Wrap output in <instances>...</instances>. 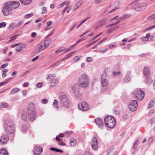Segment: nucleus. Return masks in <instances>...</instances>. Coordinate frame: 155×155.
<instances>
[{
  "instance_id": "1",
  "label": "nucleus",
  "mask_w": 155,
  "mask_h": 155,
  "mask_svg": "<svg viewBox=\"0 0 155 155\" xmlns=\"http://www.w3.org/2000/svg\"><path fill=\"white\" fill-rule=\"evenodd\" d=\"M90 81V79L88 76L84 74L79 77L78 82L80 87L86 88L88 87Z\"/></svg>"
},
{
  "instance_id": "2",
  "label": "nucleus",
  "mask_w": 155,
  "mask_h": 155,
  "mask_svg": "<svg viewBox=\"0 0 155 155\" xmlns=\"http://www.w3.org/2000/svg\"><path fill=\"white\" fill-rule=\"evenodd\" d=\"M4 127L5 132L10 134L14 135L15 129L14 125L12 121L6 120L5 121Z\"/></svg>"
},
{
  "instance_id": "3",
  "label": "nucleus",
  "mask_w": 155,
  "mask_h": 155,
  "mask_svg": "<svg viewBox=\"0 0 155 155\" xmlns=\"http://www.w3.org/2000/svg\"><path fill=\"white\" fill-rule=\"evenodd\" d=\"M106 125L110 128H113L115 126L116 121L115 118L111 116H107L104 118Z\"/></svg>"
},
{
  "instance_id": "4",
  "label": "nucleus",
  "mask_w": 155,
  "mask_h": 155,
  "mask_svg": "<svg viewBox=\"0 0 155 155\" xmlns=\"http://www.w3.org/2000/svg\"><path fill=\"white\" fill-rule=\"evenodd\" d=\"M51 40L48 38L40 42L36 46V49L39 51H41L48 47L51 43Z\"/></svg>"
},
{
  "instance_id": "5",
  "label": "nucleus",
  "mask_w": 155,
  "mask_h": 155,
  "mask_svg": "<svg viewBox=\"0 0 155 155\" xmlns=\"http://www.w3.org/2000/svg\"><path fill=\"white\" fill-rule=\"evenodd\" d=\"M147 7V5L145 3L141 2L134 4L132 8L136 11L141 12L144 10Z\"/></svg>"
},
{
  "instance_id": "6",
  "label": "nucleus",
  "mask_w": 155,
  "mask_h": 155,
  "mask_svg": "<svg viewBox=\"0 0 155 155\" xmlns=\"http://www.w3.org/2000/svg\"><path fill=\"white\" fill-rule=\"evenodd\" d=\"M133 94L135 96L136 98L140 101L142 100L144 97L145 93L143 91L141 90L140 89L137 88L134 92Z\"/></svg>"
},
{
  "instance_id": "7",
  "label": "nucleus",
  "mask_w": 155,
  "mask_h": 155,
  "mask_svg": "<svg viewBox=\"0 0 155 155\" xmlns=\"http://www.w3.org/2000/svg\"><path fill=\"white\" fill-rule=\"evenodd\" d=\"M28 114L30 121L32 122L35 120L36 118V113L34 108L31 109L30 107H28Z\"/></svg>"
},
{
  "instance_id": "8",
  "label": "nucleus",
  "mask_w": 155,
  "mask_h": 155,
  "mask_svg": "<svg viewBox=\"0 0 155 155\" xmlns=\"http://www.w3.org/2000/svg\"><path fill=\"white\" fill-rule=\"evenodd\" d=\"M60 101L65 107L68 108V107L69 103L65 95L63 94L60 96Z\"/></svg>"
},
{
  "instance_id": "9",
  "label": "nucleus",
  "mask_w": 155,
  "mask_h": 155,
  "mask_svg": "<svg viewBox=\"0 0 155 155\" xmlns=\"http://www.w3.org/2000/svg\"><path fill=\"white\" fill-rule=\"evenodd\" d=\"M138 102L136 100L131 101L130 102L129 106V109L133 111H135L137 107Z\"/></svg>"
},
{
  "instance_id": "10",
  "label": "nucleus",
  "mask_w": 155,
  "mask_h": 155,
  "mask_svg": "<svg viewBox=\"0 0 155 155\" xmlns=\"http://www.w3.org/2000/svg\"><path fill=\"white\" fill-rule=\"evenodd\" d=\"M78 107L80 110L84 111H87L89 108L88 104L84 101L82 102L81 104H78Z\"/></svg>"
},
{
  "instance_id": "11",
  "label": "nucleus",
  "mask_w": 155,
  "mask_h": 155,
  "mask_svg": "<svg viewBox=\"0 0 155 155\" xmlns=\"http://www.w3.org/2000/svg\"><path fill=\"white\" fill-rule=\"evenodd\" d=\"M6 3L12 10L17 8L20 5V3L18 1L9 2Z\"/></svg>"
},
{
  "instance_id": "12",
  "label": "nucleus",
  "mask_w": 155,
  "mask_h": 155,
  "mask_svg": "<svg viewBox=\"0 0 155 155\" xmlns=\"http://www.w3.org/2000/svg\"><path fill=\"white\" fill-rule=\"evenodd\" d=\"M9 140L8 135L6 134L2 135L0 139V144L4 145Z\"/></svg>"
},
{
  "instance_id": "13",
  "label": "nucleus",
  "mask_w": 155,
  "mask_h": 155,
  "mask_svg": "<svg viewBox=\"0 0 155 155\" xmlns=\"http://www.w3.org/2000/svg\"><path fill=\"white\" fill-rule=\"evenodd\" d=\"M5 5V6L2 9V12L4 15H8L11 13L12 9L9 8V6H9L6 3Z\"/></svg>"
},
{
  "instance_id": "14",
  "label": "nucleus",
  "mask_w": 155,
  "mask_h": 155,
  "mask_svg": "<svg viewBox=\"0 0 155 155\" xmlns=\"http://www.w3.org/2000/svg\"><path fill=\"white\" fill-rule=\"evenodd\" d=\"M107 18H104L101 20L99 21L97 23V26L94 28V29H96L98 27L103 26L105 24L106 22L107 21Z\"/></svg>"
},
{
  "instance_id": "15",
  "label": "nucleus",
  "mask_w": 155,
  "mask_h": 155,
  "mask_svg": "<svg viewBox=\"0 0 155 155\" xmlns=\"http://www.w3.org/2000/svg\"><path fill=\"white\" fill-rule=\"evenodd\" d=\"M91 146L93 149L96 150L98 148L97 140L96 138H94L91 141Z\"/></svg>"
},
{
  "instance_id": "16",
  "label": "nucleus",
  "mask_w": 155,
  "mask_h": 155,
  "mask_svg": "<svg viewBox=\"0 0 155 155\" xmlns=\"http://www.w3.org/2000/svg\"><path fill=\"white\" fill-rule=\"evenodd\" d=\"M95 122L96 124L99 126V127L100 128L103 129L104 128L103 123L100 118H95Z\"/></svg>"
},
{
  "instance_id": "17",
  "label": "nucleus",
  "mask_w": 155,
  "mask_h": 155,
  "mask_svg": "<svg viewBox=\"0 0 155 155\" xmlns=\"http://www.w3.org/2000/svg\"><path fill=\"white\" fill-rule=\"evenodd\" d=\"M128 16V14H125L124 15H123L121 16L120 18H119L117 19V21L114 23L110 25H108L107 27H109L110 26H112L114 25H115L117 24H118L120 21V20H123L125 18H127Z\"/></svg>"
},
{
  "instance_id": "18",
  "label": "nucleus",
  "mask_w": 155,
  "mask_h": 155,
  "mask_svg": "<svg viewBox=\"0 0 155 155\" xmlns=\"http://www.w3.org/2000/svg\"><path fill=\"white\" fill-rule=\"evenodd\" d=\"M101 84L103 87L106 86L108 84V80L107 77H105L104 75L101 76Z\"/></svg>"
},
{
  "instance_id": "19",
  "label": "nucleus",
  "mask_w": 155,
  "mask_h": 155,
  "mask_svg": "<svg viewBox=\"0 0 155 155\" xmlns=\"http://www.w3.org/2000/svg\"><path fill=\"white\" fill-rule=\"evenodd\" d=\"M43 151L42 148L40 147H37L34 148V153L35 155H38Z\"/></svg>"
},
{
  "instance_id": "20",
  "label": "nucleus",
  "mask_w": 155,
  "mask_h": 155,
  "mask_svg": "<svg viewBox=\"0 0 155 155\" xmlns=\"http://www.w3.org/2000/svg\"><path fill=\"white\" fill-rule=\"evenodd\" d=\"M143 73L145 77L150 76V71L149 67H145L143 68Z\"/></svg>"
},
{
  "instance_id": "21",
  "label": "nucleus",
  "mask_w": 155,
  "mask_h": 155,
  "mask_svg": "<svg viewBox=\"0 0 155 155\" xmlns=\"http://www.w3.org/2000/svg\"><path fill=\"white\" fill-rule=\"evenodd\" d=\"M26 47V45L24 44H19V45L15 48V50L17 52H20L23 49Z\"/></svg>"
},
{
  "instance_id": "22",
  "label": "nucleus",
  "mask_w": 155,
  "mask_h": 155,
  "mask_svg": "<svg viewBox=\"0 0 155 155\" xmlns=\"http://www.w3.org/2000/svg\"><path fill=\"white\" fill-rule=\"evenodd\" d=\"M58 81L56 79H53L50 81V83L51 86H55L58 83Z\"/></svg>"
},
{
  "instance_id": "23",
  "label": "nucleus",
  "mask_w": 155,
  "mask_h": 155,
  "mask_svg": "<svg viewBox=\"0 0 155 155\" xmlns=\"http://www.w3.org/2000/svg\"><path fill=\"white\" fill-rule=\"evenodd\" d=\"M131 75V72L128 71L127 72L125 78L124 79V81L126 83H128L130 80V76Z\"/></svg>"
},
{
  "instance_id": "24",
  "label": "nucleus",
  "mask_w": 155,
  "mask_h": 155,
  "mask_svg": "<svg viewBox=\"0 0 155 155\" xmlns=\"http://www.w3.org/2000/svg\"><path fill=\"white\" fill-rule=\"evenodd\" d=\"M145 80V82L147 85L151 84L153 82L152 79L149 77H146Z\"/></svg>"
},
{
  "instance_id": "25",
  "label": "nucleus",
  "mask_w": 155,
  "mask_h": 155,
  "mask_svg": "<svg viewBox=\"0 0 155 155\" xmlns=\"http://www.w3.org/2000/svg\"><path fill=\"white\" fill-rule=\"evenodd\" d=\"M20 2L25 5L29 4L32 1V0H20Z\"/></svg>"
},
{
  "instance_id": "26",
  "label": "nucleus",
  "mask_w": 155,
  "mask_h": 155,
  "mask_svg": "<svg viewBox=\"0 0 155 155\" xmlns=\"http://www.w3.org/2000/svg\"><path fill=\"white\" fill-rule=\"evenodd\" d=\"M28 113L25 111L22 112L21 114V118L24 120H26L28 118Z\"/></svg>"
},
{
  "instance_id": "27",
  "label": "nucleus",
  "mask_w": 155,
  "mask_h": 155,
  "mask_svg": "<svg viewBox=\"0 0 155 155\" xmlns=\"http://www.w3.org/2000/svg\"><path fill=\"white\" fill-rule=\"evenodd\" d=\"M20 91V89L18 87H15L13 88L10 92V94L12 95Z\"/></svg>"
},
{
  "instance_id": "28",
  "label": "nucleus",
  "mask_w": 155,
  "mask_h": 155,
  "mask_svg": "<svg viewBox=\"0 0 155 155\" xmlns=\"http://www.w3.org/2000/svg\"><path fill=\"white\" fill-rule=\"evenodd\" d=\"M56 75L54 74H51L48 75V76L47 78V80H49L50 79V80H52L53 79H54V78L56 77Z\"/></svg>"
},
{
  "instance_id": "29",
  "label": "nucleus",
  "mask_w": 155,
  "mask_h": 155,
  "mask_svg": "<svg viewBox=\"0 0 155 155\" xmlns=\"http://www.w3.org/2000/svg\"><path fill=\"white\" fill-rule=\"evenodd\" d=\"M72 89L73 93L76 97H78L80 96V94H79V92L78 89H74L73 88H72Z\"/></svg>"
},
{
  "instance_id": "30",
  "label": "nucleus",
  "mask_w": 155,
  "mask_h": 155,
  "mask_svg": "<svg viewBox=\"0 0 155 155\" xmlns=\"http://www.w3.org/2000/svg\"><path fill=\"white\" fill-rule=\"evenodd\" d=\"M155 103V101L153 100L150 101L147 107L149 109L151 108Z\"/></svg>"
},
{
  "instance_id": "31",
  "label": "nucleus",
  "mask_w": 155,
  "mask_h": 155,
  "mask_svg": "<svg viewBox=\"0 0 155 155\" xmlns=\"http://www.w3.org/2000/svg\"><path fill=\"white\" fill-rule=\"evenodd\" d=\"M0 155H8V152L4 149L0 150Z\"/></svg>"
},
{
  "instance_id": "32",
  "label": "nucleus",
  "mask_w": 155,
  "mask_h": 155,
  "mask_svg": "<svg viewBox=\"0 0 155 155\" xmlns=\"http://www.w3.org/2000/svg\"><path fill=\"white\" fill-rule=\"evenodd\" d=\"M58 101L57 100H54L53 104V107L56 109H58Z\"/></svg>"
},
{
  "instance_id": "33",
  "label": "nucleus",
  "mask_w": 155,
  "mask_h": 155,
  "mask_svg": "<svg viewBox=\"0 0 155 155\" xmlns=\"http://www.w3.org/2000/svg\"><path fill=\"white\" fill-rule=\"evenodd\" d=\"M21 130H22V132L24 133H26L27 131V129L25 124H22L21 125Z\"/></svg>"
},
{
  "instance_id": "34",
  "label": "nucleus",
  "mask_w": 155,
  "mask_h": 155,
  "mask_svg": "<svg viewBox=\"0 0 155 155\" xmlns=\"http://www.w3.org/2000/svg\"><path fill=\"white\" fill-rule=\"evenodd\" d=\"M50 150L52 151H55L57 152H60L61 153L63 152V151L62 150L55 148L51 147L50 148Z\"/></svg>"
},
{
  "instance_id": "35",
  "label": "nucleus",
  "mask_w": 155,
  "mask_h": 155,
  "mask_svg": "<svg viewBox=\"0 0 155 155\" xmlns=\"http://www.w3.org/2000/svg\"><path fill=\"white\" fill-rule=\"evenodd\" d=\"M83 2V1L82 0H81L80 1L78 2L76 4V6L77 7V8L75 9L74 10H76L78 8H79L81 6V5H82Z\"/></svg>"
},
{
  "instance_id": "36",
  "label": "nucleus",
  "mask_w": 155,
  "mask_h": 155,
  "mask_svg": "<svg viewBox=\"0 0 155 155\" xmlns=\"http://www.w3.org/2000/svg\"><path fill=\"white\" fill-rule=\"evenodd\" d=\"M155 18V14H152L147 18V19L148 20H150L154 19Z\"/></svg>"
},
{
  "instance_id": "37",
  "label": "nucleus",
  "mask_w": 155,
  "mask_h": 155,
  "mask_svg": "<svg viewBox=\"0 0 155 155\" xmlns=\"http://www.w3.org/2000/svg\"><path fill=\"white\" fill-rule=\"evenodd\" d=\"M8 71L7 69H4L2 70V77L5 78L6 76L7 72Z\"/></svg>"
},
{
  "instance_id": "38",
  "label": "nucleus",
  "mask_w": 155,
  "mask_h": 155,
  "mask_svg": "<svg viewBox=\"0 0 155 155\" xmlns=\"http://www.w3.org/2000/svg\"><path fill=\"white\" fill-rule=\"evenodd\" d=\"M8 104L5 103H2L0 104V107L2 108H6L8 107Z\"/></svg>"
},
{
  "instance_id": "39",
  "label": "nucleus",
  "mask_w": 155,
  "mask_h": 155,
  "mask_svg": "<svg viewBox=\"0 0 155 155\" xmlns=\"http://www.w3.org/2000/svg\"><path fill=\"white\" fill-rule=\"evenodd\" d=\"M18 36H19V35H17L12 36L11 38V39L9 41V42H10L11 41H12L15 40L16 39L17 37Z\"/></svg>"
},
{
  "instance_id": "40",
  "label": "nucleus",
  "mask_w": 155,
  "mask_h": 155,
  "mask_svg": "<svg viewBox=\"0 0 155 155\" xmlns=\"http://www.w3.org/2000/svg\"><path fill=\"white\" fill-rule=\"evenodd\" d=\"M15 28V26L14 23L10 24L8 27V29L9 30H12L14 29Z\"/></svg>"
},
{
  "instance_id": "41",
  "label": "nucleus",
  "mask_w": 155,
  "mask_h": 155,
  "mask_svg": "<svg viewBox=\"0 0 155 155\" xmlns=\"http://www.w3.org/2000/svg\"><path fill=\"white\" fill-rule=\"evenodd\" d=\"M76 52V51H72V52H71V53L67 54L66 55V56H67V57L65 58L62 59V60H64L67 59L69 57H70V56H71L72 54Z\"/></svg>"
},
{
  "instance_id": "42",
  "label": "nucleus",
  "mask_w": 155,
  "mask_h": 155,
  "mask_svg": "<svg viewBox=\"0 0 155 155\" xmlns=\"http://www.w3.org/2000/svg\"><path fill=\"white\" fill-rule=\"evenodd\" d=\"M70 143L71 145L72 146H74L76 144V141L74 139H71L70 140Z\"/></svg>"
},
{
  "instance_id": "43",
  "label": "nucleus",
  "mask_w": 155,
  "mask_h": 155,
  "mask_svg": "<svg viewBox=\"0 0 155 155\" xmlns=\"http://www.w3.org/2000/svg\"><path fill=\"white\" fill-rule=\"evenodd\" d=\"M119 28V26H116L115 27L113 28L112 29H109V32L110 33H111L112 31H113L114 30H117Z\"/></svg>"
},
{
  "instance_id": "44",
  "label": "nucleus",
  "mask_w": 155,
  "mask_h": 155,
  "mask_svg": "<svg viewBox=\"0 0 155 155\" xmlns=\"http://www.w3.org/2000/svg\"><path fill=\"white\" fill-rule=\"evenodd\" d=\"M31 70L27 71L23 73L21 75V77H24L28 74L31 71Z\"/></svg>"
},
{
  "instance_id": "45",
  "label": "nucleus",
  "mask_w": 155,
  "mask_h": 155,
  "mask_svg": "<svg viewBox=\"0 0 155 155\" xmlns=\"http://www.w3.org/2000/svg\"><path fill=\"white\" fill-rule=\"evenodd\" d=\"M33 15V13H30L29 14H27L25 15L24 16V18H25L27 19L30 18V17H32Z\"/></svg>"
},
{
  "instance_id": "46",
  "label": "nucleus",
  "mask_w": 155,
  "mask_h": 155,
  "mask_svg": "<svg viewBox=\"0 0 155 155\" xmlns=\"http://www.w3.org/2000/svg\"><path fill=\"white\" fill-rule=\"evenodd\" d=\"M42 12H41V14H44L46 13L47 12V9L45 7H44L42 8Z\"/></svg>"
},
{
  "instance_id": "47",
  "label": "nucleus",
  "mask_w": 155,
  "mask_h": 155,
  "mask_svg": "<svg viewBox=\"0 0 155 155\" xmlns=\"http://www.w3.org/2000/svg\"><path fill=\"white\" fill-rule=\"evenodd\" d=\"M8 64L7 63L2 65L0 67V70H2L3 69L6 68L8 65Z\"/></svg>"
},
{
  "instance_id": "48",
  "label": "nucleus",
  "mask_w": 155,
  "mask_h": 155,
  "mask_svg": "<svg viewBox=\"0 0 155 155\" xmlns=\"http://www.w3.org/2000/svg\"><path fill=\"white\" fill-rule=\"evenodd\" d=\"M81 57V55L75 56L74 57V61H77L80 59Z\"/></svg>"
},
{
  "instance_id": "49",
  "label": "nucleus",
  "mask_w": 155,
  "mask_h": 155,
  "mask_svg": "<svg viewBox=\"0 0 155 155\" xmlns=\"http://www.w3.org/2000/svg\"><path fill=\"white\" fill-rule=\"evenodd\" d=\"M113 73L114 76H116L117 75H119L120 73V71L117 72L114 71L113 72Z\"/></svg>"
},
{
  "instance_id": "50",
  "label": "nucleus",
  "mask_w": 155,
  "mask_h": 155,
  "mask_svg": "<svg viewBox=\"0 0 155 155\" xmlns=\"http://www.w3.org/2000/svg\"><path fill=\"white\" fill-rule=\"evenodd\" d=\"M6 25L5 22H3L0 23V28H2L3 27L5 26Z\"/></svg>"
},
{
  "instance_id": "51",
  "label": "nucleus",
  "mask_w": 155,
  "mask_h": 155,
  "mask_svg": "<svg viewBox=\"0 0 155 155\" xmlns=\"http://www.w3.org/2000/svg\"><path fill=\"white\" fill-rule=\"evenodd\" d=\"M41 102L43 104H46L48 102V100L46 98L43 99L42 100Z\"/></svg>"
},
{
  "instance_id": "52",
  "label": "nucleus",
  "mask_w": 155,
  "mask_h": 155,
  "mask_svg": "<svg viewBox=\"0 0 155 155\" xmlns=\"http://www.w3.org/2000/svg\"><path fill=\"white\" fill-rule=\"evenodd\" d=\"M140 39L142 41H148V38H147L146 36L141 38Z\"/></svg>"
},
{
  "instance_id": "53",
  "label": "nucleus",
  "mask_w": 155,
  "mask_h": 155,
  "mask_svg": "<svg viewBox=\"0 0 155 155\" xmlns=\"http://www.w3.org/2000/svg\"><path fill=\"white\" fill-rule=\"evenodd\" d=\"M8 50V48L7 47H6L4 48L2 50V51L3 52V53H4L5 54Z\"/></svg>"
},
{
  "instance_id": "54",
  "label": "nucleus",
  "mask_w": 155,
  "mask_h": 155,
  "mask_svg": "<svg viewBox=\"0 0 155 155\" xmlns=\"http://www.w3.org/2000/svg\"><path fill=\"white\" fill-rule=\"evenodd\" d=\"M92 60V58L90 57H88L86 59V61L87 62H91Z\"/></svg>"
},
{
  "instance_id": "55",
  "label": "nucleus",
  "mask_w": 155,
  "mask_h": 155,
  "mask_svg": "<svg viewBox=\"0 0 155 155\" xmlns=\"http://www.w3.org/2000/svg\"><path fill=\"white\" fill-rule=\"evenodd\" d=\"M97 41H94V42H91V43H90V44L87 45L86 46V47L87 48V47H88L90 46H91V45H92L94 44Z\"/></svg>"
},
{
  "instance_id": "56",
  "label": "nucleus",
  "mask_w": 155,
  "mask_h": 155,
  "mask_svg": "<svg viewBox=\"0 0 155 155\" xmlns=\"http://www.w3.org/2000/svg\"><path fill=\"white\" fill-rule=\"evenodd\" d=\"M42 85V83H38L36 85V86L38 88H40L41 87Z\"/></svg>"
},
{
  "instance_id": "57",
  "label": "nucleus",
  "mask_w": 155,
  "mask_h": 155,
  "mask_svg": "<svg viewBox=\"0 0 155 155\" xmlns=\"http://www.w3.org/2000/svg\"><path fill=\"white\" fill-rule=\"evenodd\" d=\"M76 24H75L74 25L70 28V30L68 31V32L69 33L75 27V26H76Z\"/></svg>"
},
{
  "instance_id": "58",
  "label": "nucleus",
  "mask_w": 155,
  "mask_h": 155,
  "mask_svg": "<svg viewBox=\"0 0 155 155\" xmlns=\"http://www.w3.org/2000/svg\"><path fill=\"white\" fill-rule=\"evenodd\" d=\"M129 118L128 115L126 114H125L123 116V118L125 119H128Z\"/></svg>"
},
{
  "instance_id": "59",
  "label": "nucleus",
  "mask_w": 155,
  "mask_h": 155,
  "mask_svg": "<svg viewBox=\"0 0 155 155\" xmlns=\"http://www.w3.org/2000/svg\"><path fill=\"white\" fill-rule=\"evenodd\" d=\"M153 137H150L148 140V141L149 143H151L153 141Z\"/></svg>"
},
{
  "instance_id": "60",
  "label": "nucleus",
  "mask_w": 155,
  "mask_h": 155,
  "mask_svg": "<svg viewBox=\"0 0 155 155\" xmlns=\"http://www.w3.org/2000/svg\"><path fill=\"white\" fill-rule=\"evenodd\" d=\"M61 141L60 142L58 143V145H59L60 146H63L65 145V143H63L62 141L61 140V141Z\"/></svg>"
},
{
  "instance_id": "61",
  "label": "nucleus",
  "mask_w": 155,
  "mask_h": 155,
  "mask_svg": "<svg viewBox=\"0 0 155 155\" xmlns=\"http://www.w3.org/2000/svg\"><path fill=\"white\" fill-rule=\"evenodd\" d=\"M7 83V82L4 81L0 83V87L5 85Z\"/></svg>"
},
{
  "instance_id": "62",
  "label": "nucleus",
  "mask_w": 155,
  "mask_h": 155,
  "mask_svg": "<svg viewBox=\"0 0 155 155\" xmlns=\"http://www.w3.org/2000/svg\"><path fill=\"white\" fill-rule=\"evenodd\" d=\"M155 122V118L153 117L151 118L150 120V123L152 124Z\"/></svg>"
},
{
  "instance_id": "63",
  "label": "nucleus",
  "mask_w": 155,
  "mask_h": 155,
  "mask_svg": "<svg viewBox=\"0 0 155 155\" xmlns=\"http://www.w3.org/2000/svg\"><path fill=\"white\" fill-rule=\"evenodd\" d=\"M154 110L153 109H152L150 110L149 112V114L151 115H152L153 114H154Z\"/></svg>"
},
{
  "instance_id": "64",
  "label": "nucleus",
  "mask_w": 155,
  "mask_h": 155,
  "mask_svg": "<svg viewBox=\"0 0 155 155\" xmlns=\"http://www.w3.org/2000/svg\"><path fill=\"white\" fill-rule=\"evenodd\" d=\"M23 21H21L17 24V25L18 27L20 26L23 24Z\"/></svg>"
}]
</instances>
